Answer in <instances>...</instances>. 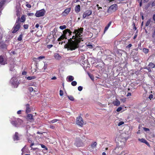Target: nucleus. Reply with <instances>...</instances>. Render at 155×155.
Returning <instances> with one entry per match:
<instances>
[{
    "mask_svg": "<svg viewBox=\"0 0 155 155\" xmlns=\"http://www.w3.org/2000/svg\"><path fill=\"white\" fill-rule=\"evenodd\" d=\"M27 117L28 118L30 121H34V119L33 118V115L31 114H28L27 116Z\"/></svg>",
    "mask_w": 155,
    "mask_h": 155,
    "instance_id": "obj_16",
    "label": "nucleus"
},
{
    "mask_svg": "<svg viewBox=\"0 0 155 155\" xmlns=\"http://www.w3.org/2000/svg\"><path fill=\"white\" fill-rule=\"evenodd\" d=\"M140 15L141 16L142 18V20H143L144 17H143V14L141 13Z\"/></svg>",
    "mask_w": 155,
    "mask_h": 155,
    "instance_id": "obj_63",
    "label": "nucleus"
},
{
    "mask_svg": "<svg viewBox=\"0 0 155 155\" xmlns=\"http://www.w3.org/2000/svg\"><path fill=\"white\" fill-rule=\"evenodd\" d=\"M54 57L55 59L57 60H60L61 58V57L58 54L56 53L54 55Z\"/></svg>",
    "mask_w": 155,
    "mask_h": 155,
    "instance_id": "obj_21",
    "label": "nucleus"
},
{
    "mask_svg": "<svg viewBox=\"0 0 155 155\" xmlns=\"http://www.w3.org/2000/svg\"><path fill=\"white\" fill-rule=\"evenodd\" d=\"M77 84V82L75 81H74L71 82V84L73 86H75Z\"/></svg>",
    "mask_w": 155,
    "mask_h": 155,
    "instance_id": "obj_32",
    "label": "nucleus"
},
{
    "mask_svg": "<svg viewBox=\"0 0 155 155\" xmlns=\"http://www.w3.org/2000/svg\"><path fill=\"white\" fill-rule=\"evenodd\" d=\"M148 66L150 68H154L155 67V65L153 63L150 62L148 64Z\"/></svg>",
    "mask_w": 155,
    "mask_h": 155,
    "instance_id": "obj_26",
    "label": "nucleus"
},
{
    "mask_svg": "<svg viewBox=\"0 0 155 155\" xmlns=\"http://www.w3.org/2000/svg\"><path fill=\"white\" fill-rule=\"evenodd\" d=\"M7 63L6 60H5L4 58V56H0V64L1 65H4Z\"/></svg>",
    "mask_w": 155,
    "mask_h": 155,
    "instance_id": "obj_12",
    "label": "nucleus"
},
{
    "mask_svg": "<svg viewBox=\"0 0 155 155\" xmlns=\"http://www.w3.org/2000/svg\"><path fill=\"white\" fill-rule=\"evenodd\" d=\"M153 96L152 94H150V95L149 98L151 100V99H152L153 98Z\"/></svg>",
    "mask_w": 155,
    "mask_h": 155,
    "instance_id": "obj_52",
    "label": "nucleus"
},
{
    "mask_svg": "<svg viewBox=\"0 0 155 155\" xmlns=\"http://www.w3.org/2000/svg\"><path fill=\"white\" fill-rule=\"evenodd\" d=\"M10 121L11 124L16 127H18L23 122L22 120L19 118L17 119H15V120L11 118Z\"/></svg>",
    "mask_w": 155,
    "mask_h": 155,
    "instance_id": "obj_3",
    "label": "nucleus"
},
{
    "mask_svg": "<svg viewBox=\"0 0 155 155\" xmlns=\"http://www.w3.org/2000/svg\"><path fill=\"white\" fill-rule=\"evenodd\" d=\"M19 135L18 132H15L13 136V138L14 141H18L20 140Z\"/></svg>",
    "mask_w": 155,
    "mask_h": 155,
    "instance_id": "obj_13",
    "label": "nucleus"
},
{
    "mask_svg": "<svg viewBox=\"0 0 155 155\" xmlns=\"http://www.w3.org/2000/svg\"><path fill=\"white\" fill-rule=\"evenodd\" d=\"M67 78H68V80H67V81L69 82H71L74 79V77L73 76L71 75L68 76V77Z\"/></svg>",
    "mask_w": 155,
    "mask_h": 155,
    "instance_id": "obj_20",
    "label": "nucleus"
},
{
    "mask_svg": "<svg viewBox=\"0 0 155 155\" xmlns=\"http://www.w3.org/2000/svg\"><path fill=\"white\" fill-rule=\"evenodd\" d=\"M24 28L25 29H27L28 28V25H24L23 26Z\"/></svg>",
    "mask_w": 155,
    "mask_h": 155,
    "instance_id": "obj_44",
    "label": "nucleus"
},
{
    "mask_svg": "<svg viewBox=\"0 0 155 155\" xmlns=\"http://www.w3.org/2000/svg\"><path fill=\"white\" fill-rule=\"evenodd\" d=\"M57 78L55 76L53 77V78H51L52 80H55Z\"/></svg>",
    "mask_w": 155,
    "mask_h": 155,
    "instance_id": "obj_64",
    "label": "nucleus"
},
{
    "mask_svg": "<svg viewBox=\"0 0 155 155\" xmlns=\"http://www.w3.org/2000/svg\"><path fill=\"white\" fill-rule=\"evenodd\" d=\"M96 6L98 10H99L100 9H102V7H99V5L98 4L96 5Z\"/></svg>",
    "mask_w": 155,
    "mask_h": 155,
    "instance_id": "obj_54",
    "label": "nucleus"
},
{
    "mask_svg": "<svg viewBox=\"0 0 155 155\" xmlns=\"http://www.w3.org/2000/svg\"><path fill=\"white\" fill-rule=\"evenodd\" d=\"M152 22V19L151 18L149 19L146 22L145 24L146 26H148Z\"/></svg>",
    "mask_w": 155,
    "mask_h": 155,
    "instance_id": "obj_22",
    "label": "nucleus"
},
{
    "mask_svg": "<svg viewBox=\"0 0 155 155\" xmlns=\"http://www.w3.org/2000/svg\"><path fill=\"white\" fill-rule=\"evenodd\" d=\"M25 18L24 15H22L20 20V21L21 22H24L25 21Z\"/></svg>",
    "mask_w": 155,
    "mask_h": 155,
    "instance_id": "obj_24",
    "label": "nucleus"
},
{
    "mask_svg": "<svg viewBox=\"0 0 155 155\" xmlns=\"http://www.w3.org/2000/svg\"><path fill=\"white\" fill-rule=\"evenodd\" d=\"M120 100L123 102H124L126 101V98H122L120 99Z\"/></svg>",
    "mask_w": 155,
    "mask_h": 155,
    "instance_id": "obj_59",
    "label": "nucleus"
},
{
    "mask_svg": "<svg viewBox=\"0 0 155 155\" xmlns=\"http://www.w3.org/2000/svg\"><path fill=\"white\" fill-rule=\"evenodd\" d=\"M0 48L2 49L6 48H7V45L6 44L3 43L1 45Z\"/></svg>",
    "mask_w": 155,
    "mask_h": 155,
    "instance_id": "obj_28",
    "label": "nucleus"
},
{
    "mask_svg": "<svg viewBox=\"0 0 155 155\" xmlns=\"http://www.w3.org/2000/svg\"><path fill=\"white\" fill-rule=\"evenodd\" d=\"M122 50L118 49L117 51V54L118 55H119L120 56L122 55Z\"/></svg>",
    "mask_w": 155,
    "mask_h": 155,
    "instance_id": "obj_25",
    "label": "nucleus"
},
{
    "mask_svg": "<svg viewBox=\"0 0 155 155\" xmlns=\"http://www.w3.org/2000/svg\"><path fill=\"white\" fill-rule=\"evenodd\" d=\"M14 65L12 64L10 65V71H12L14 68Z\"/></svg>",
    "mask_w": 155,
    "mask_h": 155,
    "instance_id": "obj_37",
    "label": "nucleus"
},
{
    "mask_svg": "<svg viewBox=\"0 0 155 155\" xmlns=\"http://www.w3.org/2000/svg\"><path fill=\"white\" fill-rule=\"evenodd\" d=\"M21 110H18L17 112V114H21Z\"/></svg>",
    "mask_w": 155,
    "mask_h": 155,
    "instance_id": "obj_57",
    "label": "nucleus"
},
{
    "mask_svg": "<svg viewBox=\"0 0 155 155\" xmlns=\"http://www.w3.org/2000/svg\"><path fill=\"white\" fill-rule=\"evenodd\" d=\"M41 146L42 148H44V150H48V148L44 145L41 144Z\"/></svg>",
    "mask_w": 155,
    "mask_h": 155,
    "instance_id": "obj_29",
    "label": "nucleus"
},
{
    "mask_svg": "<svg viewBox=\"0 0 155 155\" xmlns=\"http://www.w3.org/2000/svg\"><path fill=\"white\" fill-rule=\"evenodd\" d=\"M63 34L58 39V41H61L64 39H67V34L69 36L71 35L72 32L69 29H66L63 31Z\"/></svg>",
    "mask_w": 155,
    "mask_h": 155,
    "instance_id": "obj_2",
    "label": "nucleus"
},
{
    "mask_svg": "<svg viewBox=\"0 0 155 155\" xmlns=\"http://www.w3.org/2000/svg\"><path fill=\"white\" fill-rule=\"evenodd\" d=\"M154 21H155V14H153L152 17Z\"/></svg>",
    "mask_w": 155,
    "mask_h": 155,
    "instance_id": "obj_58",
    "label": "nucleus"
},
{
    "mask_svg": "<svg viewBox=\"0 0 155 155\" xmlns=\"http://www.w3.org/2000/svg\"><path fill=\"white\" fill-rule=\"evenodd\" d=\"M26 6L28 8H31V6L30 4H27L26 5Z\"/></svg>",
    "mask_w": 155,
    "mask_h": 155,
    "instance_id": "obj_53",
    "label": "nucleus"
},
{
    "mask_svg": "<svg viewBox=\"0 0 155 155\" xmlns=\"http://www.w3.org/2000/svg\"><path fill=\"white\" fill-rule=\"evenodd\" d=\"M124 122L123 121H120L118 124V126H120V125H122V124H124Z\"/></svg>",
    "mask_w": 155,
    "mask_h": 155,
    "instance_id": "obj_47",
    "label": "nucleus"
},
{
    "mask_svg": "<svg viewBox=\"0 0 155 155\" xmlns=\"http://www.w3.org/2000/svg\"><path fill=\"white\" fill-rule=\"evenodd\" d=\"M74 145L77 147H80L83 146V143L80 138H77Z\"/></svg>",
    "mask_w": 155,
    "mask_h": 155,
    "instance_id": "obj_7",
    "label": "nucleus"
},
{
    "mask_svg": "<svg viewBox=\"0 0 155 155\" xmlns=\"http://www.w3.org/2000/svg\"><path fill=\"white\" fill-rule=\"evenodd\" d=\"M45 58V57L44 56H40L39 57H38V59H42L43 58Z\"/></svg>",
    "mask_w": 155,
    "mask_h": 155,
    "instance_id": "obj_45",
    "label": "nucleus"
},
{
    "mask_svg": "<svg viewBox=\"0 0 155 155\" xmlns=\"http://www.w3.org/2000/svg\"><path fill=\"white\" fill-rule=\"evenodd\" d=\"M146 68L148 69V71L149 72L151 71V70L150 69V68L149 67V68Z\"/></svg>",
    "mask_w": 155,
    "mask_h": 155,
    "instance_id": "obj_62",
    "label": "nucleus"
},
{
    "mask_svg": "<svg viewBox=\"0 0 155 155\" xmlns=\"http://www.w3.org/2000/svg\"><path fill=\"white\" fill-rule=\"evenodd\" d=\"M76 123L78 125L81 127L84 124L82 118L80 116L77 117L76 120Z\"/></svg>",
    "mask_w": 155,
    "mask_h": 155,
    "instance_id": "obj_8",
    "label": "nucleus"
},
{
    "mask_svg": "<svg viewBox=\"0 0 155 155\" xmlns=\"http://www.w3.org/2000/svg\"><path fill=\"white\" fill-rule=\"evenodd\" d=\"M92 12L91 10H87L83 14V18H84L88 16L91 15L92 14Z\"/></svg>",
    "mask_w": 155,
    "mask_h": 155,
    "instance_id": "obj_10",
    "label": "nucleus"
},
{
    "mask_svg": "<svg viewBox=\"0 0 155 155\" xmlns=\"http://www.w3.org/2000/svg\"><path fill=\"white\" fill-rule=\"evenodd\" d=\"M66 28V26L65 25L60 26L59 27L62 30L65 29Z\"/></svg>",
    "mask_w": 155,
    "mask_h": 155,
    "instance_id": "obj_36",
    "label": "nucleus"
},
{
    "mask_svg": "<svg viewBox=\"0 0 155 155\" xmlns=\"http://www.w3.org/2000/svg\"><path fill=\"white\" fill-rule=\"evenodd\" d=\"M20 17H18L17 18L15 24L12 28V33H15L19 30L20 28Z\"/></svg>",
    "mask_w": 155,
    "mask_h": 155,
    "instance_id": "obj_4",
    "label": "nucleus"
},
{
    "mask_svg": "<svg viewBox=\"0 0 155 155\" xmlns=\"http://www.w3.org/2000/svg\"><path fill=\"white\" fill-rule=\"evenodd\" d=\"M144 130L145 131H149L150 130L148 128H147L145 127H143Z\"/></svg>",
    "mask_w": 155,
    "mask_h": 155,
    "instance_id": "obj_56",
    "label": "nucleus"
},
{
    "mask_svg": "<svg viewBox=\"0 0 155 155\" xmlns=\"http://www.w3.org/2000/svg\"><path fill=\"white\" fill-rule=\"evenodd\" d=\"M34 15V14L32 13H29L27 14L28 15V16H32Z\"/></svg>",
    "mask_w": 155,
    "mask_h": 155,
    "instance_id": "obj_51",
    "label": "nucleus"
},
{
    "mask_svg": "<svg viewBox=\"0 0 155 155\" xmlns=\"http://www.w3.org/2000/svg\"><path fill=\"white\" fill-rule=\"evenodd\" d=\"M49 127L50 128H51L52 129H55V127L53 125H50Z\"/></svg>",
    "mask_w": 155,
    "mask_h": 155,
    "instance_id": "obj_55",
    "label": "nucleus"
},
{
    "mask_svg": "<svg viewBox=\"0 0 155 155\" xmlns=\"http://www.w3.org/2000/svg\"><path fill=\"white\" fill-rule=\"evenodd\" d=\"M138 140L140 141L141 142L143 143H145L147 145H149V143L147 142V141L145 139L143 138L140 139L139 138L138 139Z\"/></svg>",
    "mask_w": 155,
    "mask_h": 155,
    "instance_id": "obj_17",
    "label": "nucleus"
},
{
    "mask_svg": "<svg viewBox=\"0 0 155 155\" xmlns=\"http://www.w3.org/2000/svg\"><path fill=\"white\" fill-rule=\"evenodd\" d=\"M22 37H23L22 34H20L18 39V40L19 41H21L22 39Z\"/></svg>",
    "mask_w": 155,
    "mask_h": 155,
    "instance_id": "obj_34",
    "label": "nucleus"
},
{
    "mask_svg": "<svg viewBox=\"0 0 155 155\" xmlns=\"http://www.w3.org/2000/svg\"><path fill=\"white\" fill-rule=\"evenodd\" d=\"M33 88L31 87H29L28 88V90L30 92H32L33 91Z\"/></svg>",
    "mask_w": 155,
    "mask_h": 155,
    "instance_id": "obj_46",
    "label": "nucleus"
},
{
    "mask_svg": "<svg viewBox=\"0 0 155 155\" xmlns=\"http://www.w3.org/2000/svg\"><path fill=\"white\" fill-rule=\"evenodd\" d=\"M36 78V77L35 76H28L27 78V79L28 80H31Z\"/></svg>",
    "mask_w": 155,
    "mask_h": 155,
    "instance_id": "obj_27",
    "label": "nucleus"
},
{
    "mask_svg": "<svg viewBox=\"0 0 155 155\" xmlns=\"http://www.w3.org/2000/svg\"><path fill=\"white\" fill-rule=\"evenodd\" d=\"M122 109V108L121 107H118L117 110H116V111H117V112H119L120 111H121Z\"/></svg>",
    "mask_w": 155,
    "mask_h": 155,
    "instance_id": "obj_39",
    "label": "nucleus"
},
{
    "mask_svg": "<svg viewBox=\"0 0 155 155\" xmlns=\"http://www.w3.org/2000/svg\"><path fill=\"white\" fill-rule=\"evenodd\" d=\"M119 155H128V154L125 153L124 151L121 152Z\"/></svg>",
    "mask_w": 155,
    "mask_h": 155,
    "instance_id": "obj_38",
    "label": "nucleus"
},
{
    "mask_svg": "<svg viewBox=\"0 0 155 155\" xmlns=\"http://www.w3.org/2000/svg\"><path fill=\"white\" fill-rule=\"evenodd\" d=\"M64 93L63 91L60 90V95L61 96H62L63 95Z\"/></svg>",
    "mask_w": 155,
    "mask_h": 155,
    "instance_id": "obj_42",
    "label": "nucleus"
},
{
    "mask_svg": "<svg viewBox=\"0 0 155 155\" xmlns=\"http://www.w3.org/2000/svg\"><path fill=\"white\" fill-rule=\"evenodd\" d=\"M5 1H2L0 2V8H1L5 4Z\"/></svg>",
    "mask_w": 155,
    "mask_h": 155,
    "instance_id": "obj_31",
    "label": "nucleus"
},
{
    "mask_svg": "<svg viewBox=\"0 0 155 155\" xmlns=\"http://www.w3.org/2000/svg\"><path fill=\"white\" fill-rule=\"evenodd\" d=\"M45 11L44 9H42L41 10L36 11L35 15L37 17H40L44 15L45 13Z\"/></svg>",
    "mask_w": 155,
    "mask_h": 155,
    "instance_id": "obj_6",
    "label": "nucleus"
},
{
    "mask_svg": "<svg viewBox=\"0 0 155 155\" xmlns=\"http://www.w3.org/2000/svg\"><path fill=\"white\" fill-rule=\"evenodd\" d=\"M71 8H69L65 9L62 13V15L63 16H66L68 15L71 11Z\"/></svg>",
    "mask_w": 155,
    "mask_h": 155,
    "instance_id": "obj_11",
    "label": "nucleus"
},
{
    "mask_svg": "<svg viewBox=\"0 0 155 155\" xmlns=\"http://www.w3.org/2000/svg\"><path fill=\"white\" fill-rule=\"evenodd\" d=\"M111 23H112V21H110L108 23V24L105 26V27L104 29V33H105L106 31H107V30L108 29L109 27L111 25Z\"/></svg>",
    "mask_w": 155,
    "mask_h": 155,
    "instance_id": "obj_18",
    "label": "nucleus"
},
{
    "mask_svg": "<svg viewBox=\"0 0 155 155\" xmlns=\"http://www.w3.org/2000/svg\"><path fill=\"white\" fill-rule=\"evenodd\" d=\"M59 120L57 119H54L52 120H51L50 121V123L53 124V123H54L57 122V121H58Z\"/></svg>",
    "mask_w": 155,
    "mask_h": 155,
    "instance_id": "obj_30",
    "label": "nucleus"
},
{
    "mask_svg": "<svg viewBox=\"0 0 155 155\" xmlns=\"http://www.w3.org/2000/svg\"><path fill=\"white\" fill-rule=\"evenodd\" d=\"M57 29L56 28H54L53 29V31L51 32H52V34H53V33L54 32V35L55 34V33L57 32Z\"/></svg>",
    "mask_w": 155,
    "mask_h": 155,
    "instance_id": "obj_43",
    "label": "nucleus"
},
{
    "mask_svg": "<svg viewBox=\"0 0 155 155\" xmlns=\"http://www.w3.org/2000/svg\"><path fill=\"white\" fill-rule=\"evenodd\" d=\"M83 87L81 86H79L78 87V90L79 91H81L82 90Z\"/></svg>",
    "mask_w": 155,
    "mask_h": 155,
    "instance_id": "obj_41",
    "label": "nucleus"
},
{
    "mask_svg": "<svg viewBox=\"0 0 155 155\" xmlns=\"http://www.w3.org/2000/svg\"><path fill=\"white\" fill-rule=\"evenodd\" d=\"M84 28L81 27L78 28L77 29H75L74 31L72 32L73 35L72 38H70V36L67 34V39L68 41V43L64 46L65 48H67L68 50L73 51L75 50L79 47V44L81 41H83L82 34Z\"/></svg>",
    "mask_w": 155,
    "mask_h": 155,
    "instance_id": "obj_1",
    "label": "nucleus"
},
{
    "mask_svg": "<svg viewBox=\"0 0 155 155\" xmlns=\"http://www.w3.org/2000/svg\"><path fill=\"white\" fill-rule=\"evenodd\" d=\"M87 46L89 48L92 49L93 48V46L91 44L88 45Z\"/></svg>",
    "mask_w": 155,
    "mask_h": 155,
    "instance_id": "obj_40",
    "label": "nucleus"
},
{
    "mask_svg": "<svg viewBox=\"0 0 155 155\" xmlns=\"http://www.w3.org/2000/svg\"><path fill=\"white\" fill-rule=\"evenodd\" d=\"M53 45H47V47L48 48L50 49L53 47Z\"/></svg>",
    "mask_w": 155,
    "mask_h": 155,
    "instance_id": "obj_50",
    "label": "nucleus"
},
{
    "mask_svg": "<svg viewBox=\"0 0 155 155\" xmlns=\"http://www.w3.org/2000/svg\"><path fill=\"white\" fill-rule=\"evenodd\" d=\"M97 143L96 142H94L93 143H91V149H90V150L91 151H92L94 148H95L96 147Z\"/></svg>",
    "mask_w": 155,
    "mask_h": 155,
    "instance_id": "obj_15",
    "label": "nucleus"
},
{
    "mask_svg": "<svg viewBox=\"0 0 155 155\" xmlns=\"http://www.w3.org/2000/svg\"><path fill=\"white\" fill-rule=\"evenodd\" d=\"M131 95V93H130V92H129L127 93V97H128V96H130Z\"/></svg>",
    "mask_w": 155,
    "mask_h": 155,
    "instance_id": "obj_61",
    "label": "nucleus"
},
{
    "mask_svg": "<svg viewBox=\"0 0 155 155\" xmlns=\"http://www.w3.org/2000/svg\"><path fill=\"white\" fill-rule=\"evenodd\" d=\"M47 64H45L43 68L44 69V70H45L47 68Z\"/></svg>",
    "mask_w": 155,
    "mask_h": 155,
    "instance_id": "obj_48",
    "label": "nucleus"
},
{
    "mask_svg": "<svg viewBox=\"0 0 155 155\" xmlns=\"http://www.w3.org/2000/svg\"><path fill=\"white\" fill-rule=\"evenodd\" d=\"M26 107V113L28 114L31 111V109L30 107V105L28 104H27L25 105Z\"/></svg>",
    "mask_w": 155,
    "mask_h": 155,
    "instance_id": "obj_14",
    "label": "nucleus"
},
{
    "mask_svg": "<svg viewBox=\"0 0 155 155\" xmlns=\"http://www.w3.org/2000/svg\"><path fill=\"white\" fill-rule=\"evenodd\" d=\"M117 5L116 4H114L110 6L108 8V10H110L113 12H115L117 10Z\"/></svg>",
    "mask_w": 155,
    "mask_h": 155,
    "instance_id": "obj_9",
    "label": "nucleus"
},
{
    "mask_svg": "<svg viewBox=\"0 0 155 155\" xmlns=\"http://www.w3.org/2000/svg\"><path fill=\"white\" fill-rule=\"evenodd\" d=\"M132 46V44H129L126 47V48H130Z\"/></svg>",
    "mask_w": 155,
    "mask_h": 155,
    "instance_id": "obj_49",
    "label": "nucleus"
},
{
    "mask_svg": "<svg viewBox=\"0 0 155 155\" xmlns=\"http://www.w3.org/2000/svg\"><path fill=\"white\" fill-rule=\"evenodd\" d=\"M27 72L25 71H23L22 72V75H26L27 74Z\"/></svg>",
    "mask_w": 155,
    "mask_h": 155,
    "instance_id": "obj_60",
    "label": "nucleus"
},
{
    "mask_svg": "<svg viewBox=\"0 0 155 155\" xmlns=\"http://www.w3.org/2000/svg\"><path fill=\"white\" fill-rule=\"evenodd\" d=\"M143 51L144 53H147L149 51V50L147 48H144L143 49Z\"/></svg>",
    "mask_w": 155,
    "mask_h": 155,
    "instance_id": "obj_35",
    "label": "nucleus"
},
{
    "mask_svg": "<svg viewBox=\"0 0 155 155\" xmlns=\"http://www.w3.org/2000/svg\"><path fill=\"white\" fill-rule=\"evenodd\" d=\"M68 97L69 100L71 101H74V98L72 96H68Z\"/></svg>",
    "mask_w": 155,
    "mask_h": 155,
    "instance_id": "obj_33",
    "label": "nucleus"
},
{
    "mask_svg": "<svg viewBox=\"0 0 155 155\" xmlns=\"http://www.w3.org/2000/svg\"><path fill=\"white\" fill-rule=\"evenodd\" d=\"M10 83L13 87L14 88H17L20 83L16 78H12L10 81Z\"/></svg>",
    "mask_w": 155,
    "mask_h": 155,
    "instance_id": "obj_5",
    "label": "nucleus"
},
{
    "mask_svg": "<svg viewBox=\"0 0 155 155\" xmlns=\"http://www.w3.org/2000/svg\"><path fill=\"white\" fill-rule=\"evenodd\" d=\"M75 11L76 13H78L80 11L81 7L80 5H78L75 6Z\"/></svg>",
    "mask_w": 155,
    "mask_h": 155,
    "instance_id": "obj_19",
    "label": "nucleus"
},
{
    "mask_svg": "<svg viewBox=\"0 0 155 155\" xmlns=\"http://www.w3.org/2000/svg\"><path fill=\"white\" fill-rule=\"evenodd\" d=\"M120 102L117 99L116 101L113 102V104L115 106H118L120 105Z\"/></svg>",
    "mask_w": 155,
    "mask_h": 155,
    "instance_id": "obj_23",
    "label": "nucleus"
}]
</instances>
